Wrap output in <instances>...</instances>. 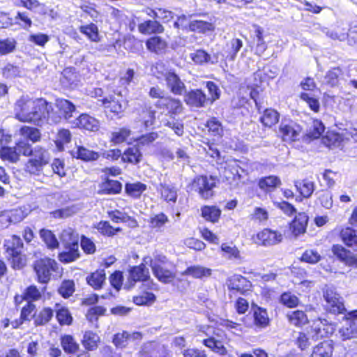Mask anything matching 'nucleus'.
<instances>
[{
    "label": "nucleus",
    "mask_w": 357,
    "mask_h": 357,
    "mask_svg": "<svg viewBox=\"0 0 357 357\" xmlns=\"http://www.w3.org/2000/svg\"><path fill=\"white\" fill-rule=\"evenodd\" d=\"M99 342V336L96 333L90 331L84 333L82 340L83 347L88 351L96 350L98 348V344Z\"/></svg>",
    "instance_id": "nucleus-27"
},
{
    "label": "nucleus",
    "mask_w": 357,
    "mask_h": 357,
    "mask_svg": "<svg viewBox=\"0 0 357 357\" xmlns=\"http://www.w3.org/2000/svg\"><path fill=\"white\" fill-rule=\"evenodd\" d=\"M211 98H206L202 91H190L185 96V101L189 105L193 107H202L204 102L210 101L211 103L219 98L218 91H208Z\"/></svg>",
    "instance_id": "nucleus-6"
},
{
    "label": "nucleus",
    "mask_w": 357,
    "mask_h": 357,
    "mask_svg": "<svg viewBox=\"0 0 357 357\" xmlns=\"http://www.w3.org/2000/svg\"><path fill=\"white\" fill-rule=\"evenodd\" d=\"M130 135V130L128 128H123L118 131L113 132L112 134V142L115 144H120L125 142Z\"/></svg>",
    "instance_id": "nucleus-60"
},
{
    "label": "nucleus",
    "mask_w": 357,
    "mask_h": 357,
    "mask_svg": "<svg viewBox=\"0 0 357 357\" xmlns=\"http://www.w3.org/2000/svg\"><path fill=\"white\" fill-rule=\"evenodd\" d=\"M61 241L64 245L66 251L59 255V259L64 263H70L79 257V244L77 236L71 229L63 231L61 235Z\"/></svg>",
    "instance_id": "nucleus-2"
},
{
    "label": "nucleus",
    "mask_w": 357,
    "mask_h": 357,
    "mask_svg": "<svg viewBox=\"0 0 357 357\" xmlns=\"http://www.w3.org/2000/svg\"><path fill=\"white\" fill-rule=\"evenodd\" d=\"M289 322L296 326H301L307 323V318L303 311L296 310L287 314Z\"/></svg>",
    "instance_id": "nucleus-43"
},
{
    "label": "nucleus",
    "mask_w": 357,
    "mask_h": 357,
    "mask_svg": "<svg viewBox=\"0 0 357 357\" xmlns=\"http://www.w3.org/2000/svg\"><path fill=\"white\" fill-rule=\"evenodd\" d=\"M53 317V310L49 307L44 308L38 315H35V324L36 325H44L47 324Z\"/></svg>",
    "instance_id": "nucleus-52"
},
{
    "label": "nucleus",
    "mask_w": 357,
    "mask_h": 357,
    "mask_svg": "<svg viewBox=\"0 0 357 357\" xmlns=\"http://www.w3.org/2000/svg\"><path fill=\"white\" fill-rule=\"evenodd\" d=\"M130 336V334L126 331L121 333H117L114 336L113 343L118 348H124L128 344Z\"/></svg>",
    "instance_id": "nucleus-64"
},
{
    "label": "nucleus",
    "mask_w": 357,
    "mask_h": 357,
    "mask_svg": "<svg viewBox=\"0 0 357 357\" xmlns=\"http://www.w3.org/2000/svg\"><path fill=\"white\" fill-rule=\"evenodd\" d=\"M182 275H191L195 278H202L211 275V269L202 266H192L187 268L182 273Z\"/></svg>",
    "instance_id": "nucleus-26"
},
{
    "label": "nucleus",
    "mask_w": 357,
    "mask_h": 357,
    "mask_svg": "<svg viewBox=\"0 0 357 357\" xmlns=\"http://www.w3.org/2000/svg\"><path fill=\"white\" fill-rule=\"evenodd\" d=\"M340 236L347 246L353 248L354 250L357 251V235L355 230L349 227L343 229Z\"/></svg>",
    "instance_id": "nucleus-30"
},
{
    "label": "nucleus",
    "mask_w": 357,
    "mask_h": 357,
    "mask_svg": "<svg viewBox=\"0 0 357 357\" xmlns=\"http://www.w3.org/2000/svg\"><path fill=\"white\" fill-rule=\"evenodd\" d=\"M56 317L61 325H70L73 321L68 310L65 307L58 308Z\"/></svg>",
    "instance_id": "nucleus-57"
},
{
    "label": "nucleus",
    "mask_w": 357,
    "mask_h": 357,
    "mask_svg": "<svg viewBox=\"0 0 357 357\" xmlns=\"http://www.w3.org/2000/svg\"><path fill=\"white\" fill-rule=\"evenodd\" d=\"M325 127L324 124L318 120L313 121L312 127L308 132V136L310 138L317 139L324 132Z\"/></svg>",
    "instance_id": "nucleus-59"
},
{
    "label": "nucleus",
    "mask_w": 357,
    "mask_h": 357,
    "mask_svg": "<svg viewBox=\"0 0 357 357\" xmlns=\"http://www.w3.org/2000/svg\"><path fill=\"white\" fill-rule=\"evenodd\" d=\"M77 157L84 161H93L98 160L99 154L84 146H79L77 148Z\"/></svg>",
    "instance_id": "nucleus-46"
},
{
    "label": "nucleus",
    "mask_w": 357,
    "mask_h": 357,
    "mask_svg": "<svg viewBox=\"0 0 357 357\" xmlns=\"http://www.w3.org/2000/svg\"><path fill=\"white\" fill-rule=\"evenodd\" d=\"M169 218L163 213H158L150 218L149 224L150 227L153 229H160L167 222Z\"/></svg>",
    "instance_id": "nucleus-54"
},
{
    "label": "nucleus",
    "mask_w": 357,
    "mask_h": 357,
    "mask_svg": "<svg viewBox=\"0 0 357 357\" xmlns=\"http://www.w3.org/2000/svg\"><path fill=\"white\" fill-rule=\"evenodd\" d=\"M142 154L136 146L128 148L122 155V160L124 162L137 164L141 160Z\"/></svg>",
    "instance_id": "nucleus-39"
},
{
    "label": "nucleus",
    "mask_w": 357,
    "mask_h": 357,
    "mask_svg": "<svg viewBox=\"0 0 357 357\" xmlns=\"http://www.w3.org/2000/svg\"><path fill=\"white\" fill-rule=\"evenodd\" d=\"M40 236L49 249L53 250L58 248L59 242L50 230L42 229L40 231Z\"/></svg>",
    "instance_id": "nucleus-38"
},
{
    "label": "nucleus",
    "mask_w": 357,
    "mask_h": 357,
    "mask_svg": "<svg viewBox=\"0 0 357 357\" xmlns=\"http://www.w3.org/2000/svg\"><path fill=\"white\" fill-rule=\"evenodd\" d=\"M215 26L210 22L202 20H192L189 23V31L200 33L213 31Z\"/></svg>",
    "instance_id": "nucleus-25"
},
{
    "label": "nucleus",
    "mask_w": 357,
    "mask_h": 357,
    "mask_svg": "<svg viewBox=\"0 0 357 357\" xmlns=\"http://www.w3.org/2000/svg\"><path fill=\"white\" fill-rule=\"evenodd\" d=\"M97 229L102 234L107 236H112L116 234L117 231H120V228H114L108 222L100 221L96 226Z\"/></svg>",
    "instance_id": "nucleus-50"
},
{
    "label": "nucleus",
    "mask_w": 357,
    "mask_h": 357,
    "mask_svg": "<svg viewBox=\"0 0 357 357\" xmlns=\"http://www.w3.org/2000/svg\"><path fill=\"white\" fill-rule=\"evenodd\" d=\"M0 157L3 160H7L10 162H17L19 160V153H17L16 147L3 146L0 150Z\"/></svg>",
    "instance_id": "nucleus-42"
},
{
    "label": "nucleus",
    "mask_w": 357,
    "mask_h": 357,
    "mask_svg": "<svg viewBox=\"0 0 357 357\" xmlns=\"http://www.w3.org/2000/svg\"><path fill=\"white\" fill-rule=\"evenodd\" d=\"M333 252L341 261L349 266L357 268V255H354L342 246L334 245Z\"/></svg>",
    "instance_id": "nucleus-13"
},
{
    "label": "nucleus",
    "mask_w": 357,
    "mask_h": 357,
    "mask_svg": "<svg viewBox=\"0 0 357 357\" xmlns=\"http://www.w3.org/2000/svg\"><path fill=\"white\" fill-rule=\"evenodd\" d=\"M280 118L279 113L273 109H266L263 115L260 117V121L264 126L271 127L276 124Z\"/></svg>",
    "instance_id": "nucleus-34"
},
{
    "label": "nucleus",
    "mask_w": 357,
    "mask_h": 357,
    "mask_svg": "<svg viewBox=\"0 0 357 357\" xmlns=\"http://www.w3.org/2000/svg\"><path fill=\"white\" fill-rule=\"evenodd\" d=\"M324 298L326 303V308L333 314H342L346 309L343 298L337 293L335 288L326 285L323 289Z\"/></svg>",
    "instance_id": "nucleus-4"
},
{
    "label": "nucleus",
    "mask_w": 357,
    "mask_h": 357,
    "mask_svg": "<svg viewBox=\"0 0 357 357\" xmlns=\"http://www.w3.org/2000/svg\"><path fill=\"white\" fill-rule=\"evenodd\" d=\"M16 118L20 121L32 122L40 125L47 120L59 122V116L54 112L52 104L43 98L31 99L22 97L16 103Z\"/></svg>",
    "instance_id": "nucleus-1"
},
{
    "label": "nucleus",
    "mask_w": 357,
    "mask_h": 357,
    "mask_svg": "<svg viewBox=\"0 0 357 357\" xmlns=\"http://www.w3.org/2000/svg\"><path fill=\"white\" fill-rule=\"evenodd\" d=\"M22 136L31 140L33 142H38L40 138V133L37 128L29 126H23L20 130Z\"/></svg>",
    "instance_id": "nucleus-48"
},
{
    "label": "nucleus",
    "mask_w": 357,
    "mask_h": 357,
    "mask_svg": "<svg viewBox=\"0 0 357 357\" xmlns=\"http://www.w3.org/2000/svg\"><path fill=\"white\" fill-rule=\"evenodd\" d=\"M23 243L21 238L15 235L5 241L4 247L7 257L22 252Z\"/></svg>",
    "instance_id": "nucleus-20"
},
{
    "label": "nucleus",
    "mask_w": 357,
    "mask_h": 357,
    "mask_svg": "<svg viewBox=\"0 0 357 357\" xmlns=\"http://www.w3.org/2000/svg\"><path fill=\"white\" fill-rule=\"evenodd\" d=\"M208 131L214 136H222L223 132L222 126L220 122L215 118L210 119L206 123Z\"/></svg>",
    "instance_id": "nucleus-55"
},
{
    "label": "nucleus",
    "mask_w": 357,
    "mask_h": 357,
    "mask_svg": "<svg viewBox=\"0 0 357 357\" xmlns=\"http://www.w3.org/2000/svg\"><path fill=\"white\" fill-rule=\"evenodd\" d=\"M73 127L80 128L89 131H97L99 129L100 123L98 120L86 114H80L73 121H70Z\"/></svg>",
    "instance_id": "nucleus-11"
},
{
    "label": "nucleus",
    "mask_w": 357,
    "mask_h": 357,
    "mask_svg": "<svg viewBox=\"0 0 357 357\" xmlns=\"http://www.w3.org/2000/svg\"><path fill=\"white\" fill-rule=\"evenodd\" d=\"M121 188L122 185L120 182L112 179H107L101 186L102 190L107 194L118 193L121 191Z\"/></svg>",
    "instance_id": "nucleus-47"
},
{
    "label": "nucleus",
    "mask_w": 357,
    "mask_h": 357,
    "mask_svg": "<svg viewBox=\"0 0 357 357\" xmlns=\"http://www.w3.org/2000/svg\"><path fill=\"white\" fill-rule=\"evenodd\" d=\"M203 344L212 351L218 354L225 355L227 354V349L225 347L222 342L216 339L215 337H211L204 340Z\"/></svg>",
    "instance_id": "nucleus-31"
},
{
    "label": "nucleus",
    "mask_w": 357,
    "mask_h": 357,
    "mask_svg": "<svg viewBox=\"0 0 357 357\" xmlns=\"http://www.w3.org/2000/svg\"><path fill=\"white\" fill-rule=\"evenodd\" d=\"M155 120V112L151 109H143L140 114L139 121H142L145 127L148 128L153 124Z\"/></svg>",
    "instance_id": "nucleus-62"
},
{
    "label": "nucleus",
    "mask_w": 357,
    "mask_h": 357,
    "mask_svg": "<svg viewBox=\"0 0 357 357\" xmlns=\"http://www.w3.org/2000/svg\"><path fill=\"white\" fill-rule=\"evenodd\" d=\"M152 271L153 275L158 280L163 283H169L174 278V274L169 270L165 268L161 265L154 264L153 265Z\"/></svg>",
    "instance_id": "nucleus-22"
},
{
    "label": "nucleus",
    "mask_w": 357,
    "mask_h": 357,
    "mask_svg": "<svg viewBox=\"0 0 357 357\" xmlns=\"http://www.w3.org/2000/svg\"><path fill=\"white\" fill-rule=\"evenodd\" d=\"M162 91H149V95L152 98H159V104L166 106L174 114L180 113L182 110L181 105L179 101L165 98L162 96Z\"/></svg>",
    "instance_id": "nucleus-15"
},
{
    "label": "nucleus",
    "mask_w": 357,
    "mask_h": 357,
    "mask_svg": "<svg viewBox=\"0 0 357 357\" xmlns=\"http://www.w3.org/2000/svg\"><path fill=\"white\" fill-rule=\"evenodd\" d=\"M301 127L293 121L287 123H282L280 126V132L285 142H294L299 139Z\"/></svg>",
    "instance_id": "nucleus-10"
},
{
    "label": "nucleus",
    "mask_w": 357,
    "mask_h": 357,
    "mask_svg": "<svg viewBox=\"0 0 357 357\" xmlns=\"http://www.w3.org/2000/svg\"><path fill=\"white\" fill-rule=\"evenodd\" d=\"M342 75V70L339 68H334L329 70L324 77V82L329 87H335L337 86L341 80L340 77Z\"/></svg>",
    "instance_id": "nucleus-36"
},
{
    "label": "nucleus",
    "mask_w": 357,
    "mask_h": 357,
    "mask_svg": "<svg viewBox=\"0 0 357 357\" xmlns=\"http://www.w3.org/2000/svg\"><path fill=\"white\" fill-rule=\"evenodd\" d=\"M251 284L245 277L240 275L231 276L227 282V287L231 291L244 294L249 290Z\"/></svg>",
    "instance_id": "nucleus-12"
},
{
    "label": "nucleus",
    "mask_w": 357,
    "mask_h": 357,
    "mask_svg": "<svg viewBox=\"0 0 357 357\" xmlns=\"http://www.w3.org/2000/svg\"><path fill=\"white\" fill-rule=\"evenodd\" d=\"M147 49L157 54H164L167 47V43L159 36H153L146 42Z\"/></svg>",
    "instance_id": "nucleus-17"
},
{
    "label": "nucleus",
    "mask_w": 357,
    "mask_h": 357,
    "mask_svg": "<svg viewBox=\"0 0 357 357\" xmlns=\"http://www.w3.org/2000/svg\"><path fill=\"white\" fill-rule=\"evenodd\" d=\"M333 349L331 341H324L314 347L310 357H331Z\"/></svg>",
    "instance_id": "nucleus-19"
},
{
    "label": "nucleus",
    "mask_w": 357,
    "mask_h": 357,
    "mask_svg": "<svg viewBox=\"0 0 357 357\" xmlns=\"http://www.w3.org/2000/svg\"><path fill=\"white\" fill-rule=\"evenodd\" d=\"M295 187L301 195L305 197H310L314 190V182L308 179H303L302 181H296L294 183Z\"/></svg>",
    "instance_id": "nucleus-29"
},
{
    "label": "nucleus",
    "mask_w": 357,
    "mask_h": 357,
    "mask_svg": "<svg viewBox=\"0 0 357 357\" xmlns=\"http://www.w3.org/2000/svg\"><path fill=\"white\" fill-rule=\"evenodd\" d=\"M338 333L343 341L357 338V321H347L339 329Z\"/></svg>",
    "instance_id": "nucleus-18"
},
{
    "label": "nucleus",
    "mask_w": 357,
    "mask_h": 357,
    "mask_svg": "<svg viewBox=\"0 0 357 357\" xmlns=\"http://www.w3.org/2000/svg\"><path fill=\"white\" fill-rule=\"evenodd\" d=\"M221 250L224 253L223 256L230 260H242L240 251L235 245L222 243L221 245Z\"/></svg>",
    "instance_id": "nucleus-41"
},
{
    "label": "nucleus",
    "mask_w": 357,
    "mask_h": 357,
    "mask_svg": "<svg viewBox=\"0 0 357 357\" xmlns=\"http://www.w3.org/2000/svg\"><path fill=\"white\" fill-rule=\"evenodd\" d=\"M166 82L168 87L171 88V89H183L184 88V84L174 73L167 74Z\"/></svg>",
    "instance_id": "nucleus-56"
},
{
    "label": "nucleus",
    "mask_w": 357,
    "mask_h": 357,
    "mask_svg": "<svg viewBox=\"0 0 357 357\" xmlns=\"http://www.w3.org/2000/svg\"><path fill=\"white\" fill-rule=\"evenodd\" d=\"M308 216L305 213H298L290 225V229L294 236L303 234L307 228Z\"/></svg>",
    "instance_id": "nucleus-14"
},
{
    "label": "nucleus",
    "mask_w": 357,
    "mask_h": 357,
    "mask_svg": "<svg viewBox=\"0 0 357 357\" xmlns=\"http://www.w3.org/2000/svg\"><path fill=\"white\" fill-rule=\"evenodd\" d=\"M151 11L153 13L154 18L162 20L164 22H167L174 17V13L172 11L166 9L155 8V10H151Z\"/></svg>",
    "instance_id": "nucleus-61"
},
{
    "label": "nucleus",
    "mask_w": 357,
    "mask_h": 357,
    "mask_svg": "<svg viewBox=\"0 0 357 357\" xmlns=\"http://www.w3.org/2000/svg\"><path fill=\"white\" fill-rule=\"evenodd\" d=\"M256 30V52L261 54L266 50V45L263 38V30L259 26H255Z\"/></svg>",
    "instance_id": "nucleus-53"
},
{
    "label": "nucleus",
    "mask_w": 357,
    "mask_h": 357,
    "mask_svg": "<svg viewBox=\"0 0 357 357\" xmlns=\"http://www.w3.org/2000/svg\"><path fill=\"white\" fill-rule=\"evenodd\" d=\"M106 279L104 270H98L87 277V282L93 288L97 289L102 287Z\"/></svg>",
    "instance_id": "nucleus-32"
},
{
    "label": "nucleus",
    "mask_w": 357,
    "mask_h": 357,
    "mask_svg": "<svg viewBox=\"0 0 357 357\" xmlns=\"http://www.w3.org/2000/svg\"><path fill=\"white\" fill-rule=\"evenodd\" d=\"M254 318L255 325L259 327L265 328L269 324L267 312L261 307H257L254 310Z\"/></svg>",
    "instance_id": "nucleus-40"
},
{
    "label": "nucleus",
    "mask_w": 357,
    "mask_h": 357,
    "mask_svg": "<svg viewBox=\"0 0 357 357\" xmlns=\"http://www.w3.org/2000/svg\"><path fill=\"white\" fill-rule=\"evenodd\" d=\"M342 142L343 137L342 135L334 132H328L323 138V143L331 149L340 147Z\"/></svg>",
    "instance_id": "nucleus-35"
},
{
    "label": "nucleus",
    "mask_w": 357,
    "mask_h": 357,
    "mask_svg": "<svg viewBox=\"0 0 357 357\" xmlns=\"http://www.w3.org/2000/svg\"><path fill=\"white\" fill-rule=\"evenodd\" d=\"M280 185L281 181L276 176H266L261 178L259 181V187L266 191L274 189Z\"/></svg>",
    "instance_id": "nucleus-37"
},
{
    "label": "nucleus",
    "mask_w": 357,
    "mask_h": 357,
    "mask_svg": "<svg viewBox=\"0 0 357 357\" xmlns=\"http://www.w3.org/2000/svg\"><path fill=\"white\" fill-rule=\"evenodd\" d=\"M267 83V77L265 73L261 70H258L253 74V82L251 89H256L257 88H266Z\"/></svg>",
    "instance_id": "nucleus-51"
},
{
    "label": "nucleus",
    "mask_w": 357,
    "mask_h": 357,
    "mask_svg": "<svg viewBox=\"0 0 357 357\" xmlns=\"http://www.w3.org/2000/svg\"><path fill=\"white\" fill-rule=\"evenodd\" d=\"M282 234L271 229H264L258 232L255 237V243L264 246H271L282 241Z\"/></svg>",
    "instance_id": "nucleus-9"
},
{
    "label": "nucleus",
    "mask_w": 357,
    "mask_h": 357,
    "mask_svg": "<svg viewBox=\"0 0 357 357\" xmlns=\"http://www.w3.org/2000/svg\"><path fill=\"white\" fill-rule=\"evenodd\" d=\"M202 217L206 221L217 222L221 215V210L215 206H204L201 208Z\"/></svg>",
    "instance_id": "nucleus-24"
},
{
    "label": "nucleus",
    "mask_w": 357,
    "mask_h": 357,
    "mask_svg": "<svg viewBox=\"0 0 357 357\" xmlns=\"http://www.w3.org/2000/svg\"><path fill=\"white\" fill-rule=\"evenodd\" d=\"M121 98L122 96L120 92L118 93H114V94H110L103 98L100 101L105 109H109L112 112L118 114L122 110V105L120 102V98Z\"/></svg>",
    "instance_id": "nucleus-16"
},
{
    "label": "nucleus",
    "mask_w": 357,
    "mask_h": 357,
    "mask_svg": "<svg viewBox=\"0 0 357 357\" xmlns=\"http://www.w3.org/2000/svg\"><path fill=\"white\" fill-rule=\"evenodd\" d=\"M54 112L59 116V121L63 118L69 123L73 121L74 114H77L76 107L70 101L66 99H58L55 102Z\"/></svg>",
    "instance_id": "nucleus-8"
},
{
    "label": "nucleus",
    "mask_w": 357,
    "mask_h": 357,
    "mask_svg": "<svg viewBox=\"0 0 357 357\" xmlns=\"http://www.w3.org/2000/svg\"><path fill=\"white\" fill-rule=\"evenodd\" d=\"M41 294L36 287L30 286L26 289L23 296H16L15 300L17 303L22 302L23 300L31 303V301L38 300Z\"/></svg>",
    "instance_id": "nucleus-33"
},
{
    "label": "nucleus",
    "mask_w": 357,
    "mask_h": 357,
    "mask_svg": "<svg viewBox=\"0 0 357 357\" xmlns=\"http://www.w3.org/2000/svg\"><path fill=\"white\" fill-rule=\"evenodd\" d=\"M161 196L167 202L175 204L177 199V190L172 186L162 185Z\"/></svg>",
    "instance_id": "nucleus-44"
},
{
    "label": "nucleus",
    "mask_w": 357,
    "mask_h": 357,
    "mask_svg": "<svg viewBox=\"0 0 357 357\" xmlns=\"http://www.w3.org/2000/svg\"><path fill=\"white\" fill-rule=\"evenodd\" d=\"M34 270L38 281L47 283L50 280L52 273H58L59 265L54 259L45 257L35 261Z\"/></svg>",
    "instance_id": "nucleus-3"
},
{
    "label": "nucleus",
    "mask_w": 357,
    "mask_h": 357,
    "mask_svg": "<svg viewBox=\"0 0 357 357\" xmlns=\"http://www.w3.org/2000/svg\"><path fill=\"white\" fill-rule=\"evenodd\" d=\"M146 189V185L142 183H127L126 185V192L135 198L139 197Z\"/></svg>",
    "instance_id": "nucleus-49"
},
{
    "label": "nucleus",
    "mask_w": 357,
    "mask_h": 357,
    "mask_svg": "<svg viewBox=\"0 0 357 357\" xmlns=\"http://www.w3.org/2000/svg\"><path fill=\"white\" fill-rule=\"evenodd\" d=\"M30 157L31 158L29 160L26 167L32 174L40 171L44 165L48 163L50 160L48 152L39 146L33 148Z\"/></svg>",
    "instance_id": "nucleus-5"
},
{
    "label": "nucleus",
    "mask_w": 357,
    "mask_h": 357,
    "mask_svg": "<svg viewBox=\"0 0 357 357\" xmlns=\"http://www.w3.org/2000/svg\"><path fill=\"white\" fill-rule=\"evenodd\" d=\"M61 344L64 351L69 354L77 353L79 349V344L70 335H65L61 338Z\"/></svg>",
    "instance_id": "nucleus-28"
},
{
    "label": "nucleus",
    "mask_w": 357,
    "mask_h": 357,
    "mask_svg": "<svg viewBox=\"0 0 357 357\" xmlns=\"http://www.w3.org/2000/svg\"><path fill=\"white\" fill-rule=\"evenodd\" d=\"M130 277L135 282H146L150 278L149 268L143 264L135 266L130 271Z\"/></svg>",
    "instance_id": "nucleus-23"
},
{
    "label": "nucleus",
    "mask_w": 357,
    "mask_h": 357,
    "mask_svg": "<svg viewBox=\"0 0 357 357\" xmlns=\"http://www.w3.org/2000/svg\"><path fill=\"white\" fill-rule=\"evenodd\" d=\"M164 124L174 130L175 134L178 136L183 135L184 130L183 124L181 121L175 120L174 118H171L169 120L165 121Z\"/></svg>",
    "instance_id": "nucleus-63"
},
{
    "label": "nucleus",
    "mask_w": 357,
    "mask_h": 357,
    "mask_svg": "<svg viewBox=\"0 0 357 357\" xmlns=\"http://www.w3.org/2000/svg\"><path fill=\"white\" fill-rule=\"evenodd\" d=\"M59 293L63 298L70 297L75 291V284L73 280L63 281L59 288Z\"/></svg>",
    "instance_id": "nucleus-58"
},
{
    "label": "nucleus",
    "mask_w": 357,
    "mask_h": 357,
    "mask_svg": "<svg viewBox=\"0 0 357 357\" xmlns=\"http://www.w3.org/2000/svg\"><path fill=\"white\" fill-rule=\"evenodd\" d=\"M79 31L86 35L92 41L97 42L99 40L98 27L93 23L80 26Z\"/></svg>",
    "instance_id": "nucleus-45"
},
{
    "label": "nucleus",
    "mask_w": 357,
    "mask_h": 357,
    "mask_svg": "<svg viewBox=\"0 0 357 357\" xmlns=\"http://www.w3.org/2000/svg\"><path fill=\"white\" fill-rule=\"evenodd\" d=\"M139 31L143 34L161 33L164 27L158 21L147 20L138 26Z\"/></svg>",
    "instance_id": "nucleus-21"
},
{
    "label": "nucleus",
    "mask_w": 357,
    "mask_h": 357,
    "mask_svg": "<svg viewBox=\"0 0 357 357\" xmlns=\"http://www.w3.org/2000/svg\"><path fill=\"white\" fill-rule=\"evenodd\" d=\"M215 187L213 179L205 176H201L194 179L192 188L205 199L213 196V188Z\"/></svg>",
    "instance_id": "nucleus-7"
}]
</instances>
